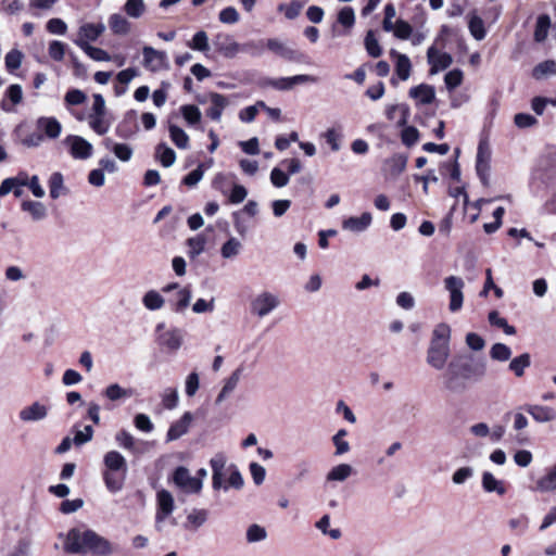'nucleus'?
<instances>
[{
    "mask_svg": "<svg viewBox=\"0 0 556 556\" xmlns=\"http://www.w3.org/2000/svg\"><path fill=\"white\" fill-rule=\"evenodd\" d=\"M115 441L124 450L131 451L135 446V438L127 430H121L115 434Z\"/></svg>",
    "mask_w": 556,
    "mask_h": 556,
    "instance_id": "nucleus-62",
    "label": "nucleus"
},
{
    "mask_svg": "<svg viewBox=\"0 0 556 556\" xmlns=\"http://www.w3.org/2000/svg\"><path fill=\"white\" fill-rule=\"evenodd\" d=\"M163 292L150 289L146 291L141 298L142 306L149 312L161 311L166 304V300Z\"/></svg>",
    "mask_w": 556,
    "mask_h": 556,
    "instance_id": "nucleus-25",
    "label": "nucleus"
},
{
    "mask_svg": "<svg viewBox=\"0 0 556 556\" xmlns=\"http://www.w3.org/2000/svg\"><path fill=\"white\" fill-rule=\"evenodd\" d=\"M303 9V4L300 1H291L289 3H281L278 7V11L285 15L288 20H294L298 17Z\"/></svg>",
    "mask_w": 556,
    "mask_h": 556,
    "instance_id": "nucleus-51",
    "label": "nucleus"
},
{
    "mask_svg": "<svg viewBox=\"0 0 556 556\" xmlns=\"http://www.w3.org/2000/svg\"><path fill=\"white\" fill-rule=\"evenodd\" d=\"M331 519L329 515H324L316 523L315 527L325 535L330 536L332 540H339L342 536L340 529H331Z\"/></svg>",
    "mask_w": 556,
    "mask_h": 556,
    "instance_id": "nucleus-45",
    "label": "nucleus"
},
{
    "mask_svg": "<svg viewBox=\"0 0 556 556\" xmlns=\"http://www.w3.org/2000/svg\"><path fill=\"white\" fill-rule=\"evenodd\" d=\"M88 124L89 127L99 136L105 135L111 128V119L108 116V113L100 114H89L88 115Z\"/></svg>",
    "mask_w": 556,
    "mask_h": 556,
    "instance_id": "nucleus-30",
    "label": "nucleus"
},
{
    "mask_svg": "<svg viewBox=\"0 0 556 556\" xmlns=\"http://www.w3.org/2000/svg\"><path fill=\"white\" fill-rule=\"evenodd\" d=\"M280 298L268 290L258 292L250 302V312L256 318H265L280 306Z\"/></svg>",
    "mask_w": 556,
    "mask_h": 556,
    "instance_id": "nucleus-7",
    "label": "nucleus"
},
{
    "mask_svg": "<svg viewBox=\"0 0 556 556\" xmlns=\"http://www.w3.org/2000/svg\"><path fill=\"white\" fill-rule=\"evenodd\" d=\"M395 17V7L392 3H388L384 7V18L382 22L383 30L386 33H393V35H410L412 26L401 18H396L395 22H393Z\"/></svg>",
    "mask_w": 556,
    "mask_h": 556,
    "instance_id": "nucleus-15",
    "label": "nucleus"
},
{
    "mask_svg": "<svg viewBox=\"0 0 556 556\" xmlns=\"http://www.w3.org/2000/svg\"><path fill=\"white\" fill-rule=\"evenodd\" d=\"M207 520V511L205 509H192L187 515L185 527L190 530H197Z\"/></svg>",
    "mask_w": 556,
    "mask_h": 556,
    "instance_id": "nucleus-40",
    "label": "nucleus"
},
{
    "mask_svg": "<svg viewBox=\"0 0 556 556\" xmlns=\"http://www.w3.org/2000/svg\"><path fill=\"white\" fill-rule=\"evenodd\" d=\"M155 157L164 167H170L176 162V153L165 143H160L155 148Z\"/></svg>",
    "mask_w": 556,
    "mask_h": 556,
    "instance_id": "nucleus-38",
    "label": "nucleus"
},
{
    "mask_svg": "<svg viewBox=\"0 0 556 556\" xmlns=\"http://www.w3.org/2000/svg\"><path fill=\"white\" fill-rule=\"evenodd\" d=\"M180 111L186 122L190 125L197 124L201 119V112L195 105H184Z\"/></svg>",
    "mask_w": 556,
    "mask_h": 556,
    "instance_id": "nucleus-63",
    "label": "nucleus"
},
{
    "mask_svg": "<svg viewBox=\"0 0 556 556\" xmlns=\"http://www.w3.org/2000/svg\"><path fill=\"white\" fill-rule=\"evenodd\" d=\"M356 475L354 467L346 463H340L331 467L326 473L325 480L327 483H340Z\"/></svg>",
    "mask_w": 556,
    "mask_h": 556,
    "instance_id": "nucleus-19",
    "label": "nucleus"
},
{
    "mask_svg": "<svg viewBox=\"0 0 556 556\" xmlns=\"http://www.w3.org/2000/svg\"><path fill=\"white\" fill-rule=\"evenodd\" d=\"M206 238L203 235H198L187 240L188 255L190 258L198 257L204 252Z\"/></svg>",
    "mask_w": 556,
    "mask_h": 556,
    "instance_id": "nucleus-46",
    "label": "nucleus"
},
{
    "mask_svg": "<svg viewBox=\"0 0 556 556\" xmlns=\"http://www.w3.org/2000/svg\"><path fill=\"white\" fill-rule=\"evenodd\" d=\"M156 343L168 352L178 351L184 343V334L179 328H166L164 323L155 326Z\"/></svg>",
    "mask_w": 556,
    "mask_h": 556,
    "instance_id": "nucleus-9",
    "label": "nucleus"
},
{
    "mask_svg": "<svg viewBox=\"0 0 556 556\" xmlns=\"http://www.w3.org/2000/svg\"><path fill=\"white\" fill-rule=\"evenodd\" d=\"M427 60L430 65V75H435L448 68L453 63L450 53L443 50L438 43L431 46L427 51Z\"/></svg>",
    "mask_w": 556,
    "mask_h": 556,
    "instance_id": "nucleus-13",
    "label": "nucleus"
},
{
    "mask_svg": "<svg viewBox=\"0 0 556 556\" xmlns=\"http://www.w3.org/2000/svg\"><path fill=\"white\" fill-rule=\"evenodd\" d=\"M268 49L277 55L285 58H294L295 51L292 47L280 38H273L267 41Z\"/></svg>",
    "mask_w": 556,
    "mask_h": 556,
    "instance_id": "nucleus-35",
    "label": "nucleus"
},
{
    "mask_svg": "<svg viewBox=\"0 0 556 556\" xmlns=\"http://www.w3.org/2000/svg\"><path fill=\"white\" fill-rule=\"evenodd\" d=\"M511 354L510 348L504 343H494L490 349V357L496 362H506Z\"/></svg>",
    "mask_w": 556,
    "mask_h": 556,
    "instance_id": "nucleus-50",
    "label": "nucleus"
},
{
    "mask_svg": "<svg viewBox=\"0 0 556 556\" xmlns=\"http://www.w3.org/2000/svg\"><path fill=\"white\" fill-rule=\"evenodd\" d=\"M465 343L467 348L473 352H480L485 346V340L476 332L466 333Z\"/></svg>",
    "mask_w": 556,
    "mask_h": 556,
    "instance_id": "nucleus-57",
    "label": "nucleus"
},
{
    "mask_svg": "<svg viewBox=\"0 0 556 556\" xmlns=\"http://www.w3.org/2000/svg\"><path fill=\"white\" fill-rule=\"evenodd\" d=\"M530 355L528 353H523L513 358L508 365V368L515 374L516 377L520 378L525 375V371L530 366Z\"/></svg>",
    "mask_w": 556,
    "mask_h": 556,
    "instance_id": "nucleus-42",
    "label": "nucleus"
},
{
    "mask_svg": "<svg viewBox=\"0 0 556 556\" xmlns=\"http://www.w3.org/2000/svg\"><path fill=\"white\" fill-rule=\"evenodd\" d=\"M464 72L459 68L448 71L444 75V84L448 91H453L463 84Z\"/></svg>",
    "mask_w": 556,
    "mask_h": 556,
    "instance_id": "nucleus-49",
    "label": "nucleus"
},
{
    "mask_svg": "<svg viewBox=\"0 0 556 556\" xmlns=\"http://www.w3.org/2000/svg\"><path fill=\"white\" fill-rule=\"evenodd\" d=\"M391 55L395 60V72L399 78L403 81L407 80L410 76L412 63L405 54L391 51Z\"/></svg>",
    "mask_w": 556,
    "mask_h": 556,
    "instance_id": "nucleus-33",
    "label": "nucleus"
},
{
    "mask_svg": "<svg viewBox=\"0 0 556 556\" xmlns=\"http://www.w3.org/2000/svg\"><path fill=\"white\" fill-rule=\"evenodd\" d=\"M452 328L446 323H439L434 326L429 346L427 349L426 362L434 370H443L451 356Z\"/></svg>",
    "mask_w": 556,
    "mask_h": 556,
    "instance_id": "nucleus-4",
    "label": "nucleus"
},
{
    "mask_svg": "<svg viewBox=\"0 0 556 556\" xmlns=\"http://www.w3.org/2000/svg\"><path fill=\"white\" fill-rule=\"evenodd\" d=\"M68 154L77 161H85L92 156L93 146L87 139L78 135H68L64 139Z\"/></svg>",
    "mask_w": 556,
    "mask_h": 556,
    "instance_id": "nucleus-11",
    "label": "nucleus"
},
{
    "mask_svg": "<svg viewBox=\"0 0 556 556\" xmlns=\"http://www.w3.org/2000/svg\"><path fill=\"white\" fill-rule=\"evenodd\" d=\"M525 410L540 424L553 421L556 418V412L553 407L544 405L528 404Z\"/></svg>",
    "mask_w": 556,
    "mask_h": 556,
    "instance_id": "nucleus-26",
    "label": "nucleus"
},
{
    "mask_svg": "<svg viewBox=\"0 0 556 556\" xmlns=\"http://www.w3.org/2000/svg\"><path fill=\"white\" fill-rule=\"evenodd\" d=\"M226 463L227 458L224 454L218 453L215 454L211 460V468H212V485L214 490H220L228 491V486L226 485V477L229 472V468L226 469Z\"/></svg>",
    "mask_w": 556,
    "mask_h": 556,
    "instance_id": "nucleus-16",
    "label": "nucleus"
},
{
    "mask_svg": "<svg viewBox=\"0 0 556 556\" xmlns=\"http://www.w3.org/2000/svg\"><path fill=\"white\" fill-rule=\"evenodd\" d=\"M536 490L551 492L556 490V464L536 482Z\"/></svg>",
    "mask_w": 556,
    "mask_h": 556,
    "instance_id": "nucleus-41",
    "label": "nucleus"
},
{
    "mask_svg": "<svg viewBox=\"0 0 556 556\" xmlns=\"http://www.w3.org/2000/svg\"><path fill=\"white\" fill-rule=\"evenodd\" d=\"M60 539L66 554L112 556L116 552L113 542L88 528H72L65 534H60Z\"/></svg>",
    "mask_w": 556,
    "mask_h": 556,
    "instance_id": "nucleus-1",
    "label": "nucleus"
},
{
    "mask_svg": "<svg viewBox=\"0 0 556 556\" xmlns=\"http://www.w3.org/2000/svg\"><path fill=\"white\" fill-rule=\"evenodd\" d=\"M406 157L402 155H393L386 164L389 166V170L393 176L400 175L406 167Z\"/></svg>",
    "mask_w": 556,
    "mask_h": 556,
    "instance_id": "nucleus-59",
    "label": "nucleus"
},
{
    "mask_svg": "<svg viewBox=\"0 0 556 556\" xmlns=\"http://www.w3.org/2000/svg\"><path fill=\"white\" fill-rule=\"evenodd\" d=\"M267 538V532L264 527L260 525H251L247 530V541L249 543H256L264 541Z\"/></svg>",
    "mask_w": 556,
    "mask_h": 556,
    "instance_id": "nucleus-58",
    "label": "nucleus"
},
{
    "mask_svg": "<svg viewBox=\"0 0 556 556\" xmlns=\"http://www.w3.org/2000/svg\"><path fill=\"white\" fill-rule=\"evenodd\" d=\"M134 425L137 430L150 433L153 431L154 426L151 418L143 413H139L134 417Z\"/></svg>",
    "mask_w": 556,
    "mask_h": 556,
    "instance_id": "nucleus-61",
    "label": "nucleus"
},
{
    "mask_svg": "<svg viewBox=\"0 0 556 556\" xmlns=\"http://www.w3.org/2000/svg\"><path fill=\"white\" fill-rule=\"evenodd\" d=\"M128 473L127 460L119 452L112 450L103 456L102 478L109 492L115 494L123 490Z\"/></svg>",
    "mask_w": 556,
    "mask_h": 556,
    "instance_id": "nucleus-5",
    "label": "nucleus"
},
{
    "mask_svg": "<svg viewBox=\"0 0 556 556\" xmlns=\"http://www.w3.org/2000/svg\"><path fill=\"white\" fill-rule=\"evenodd\" d=\"M4 97L11 102V104H9L7 102L5 99H3L1 101V106L4 111L7 112H11L13 111V108L21 103L22 102V99H23V90H22V87L20 85H11L5 93H4Z\"/></svg>",
    "mask_w": 556,
    "mask_h": 556,
    "instance_id": "nucleus-32",
    "label": "nucleus"
},
{
    "mask_svg": "<svg viewBox=\"0 0 556 556\" xmlns=\"http://www.w3.org/2000/svg\"><path fill=\"white\" fill-rule=\"evenodd\" d=\"M109 23H110L111 29L116 35H122V34H125V33L129 31V23H128V21L124 16H122L119 14H113L110 17V22Z\"/></svg>",
    "mask_w": 556,
    "mask_h": 556,
    "instance_id": "nucleus-56",
    "label": "nucleus"
},
{
    "mask_svg": "<svg viewBox=\"0 0 556 556\" xmlns=\"http://www.w3.org/2000/svg\"><path fill=\"white\" fill-rule=\"evenodd\" d=\"M175 510V500L172 493L167 490H160L156 493V510H155V529L162 532L164 529L165 520Z\"/></svg>",
    "mask_w": 556,
    "mask_h": 556,
    "instance_id": "nucleus-10",
    "label": "nucleus"
},
{
    "mask_svg": "<svg viewBox=\"0 0 556 556\" xmlns=\"http://www.w3.org/2000/svg\"><path fill=\"white\" fill-rule=\"evenodd\" d=\"M162 405L166 409H174L177 407L179 402V395L176 389L174 388H167L163 391L161 395Z\"/></svg>",
    "mask_w": 556,
    "mask_h": 556,
    "instance_id": "nucleus-55",
    "label": "nucleus"
},
{
    "mask_svg": "<svg viewBox=\"0 0 556 556\" xmlns=\"http://www.w3.org/2000/svg\"><path fill=\"white\" fill-rule=\"evenodd\" d=\"M103 146L121 162L127 163L132 157L134 149L127 143L114 142L111 138H106L103 140Z\"/></svg>",
    "mask_w": 556,
    "mask_h": 556,
    "instance_id": "nucleus-27",
    "label": "nucleus"
},
{
    "mask_svg": "<svg viewBox=\"0 0 556 556\" xmlns=\"http://www.w3.org/2000/svg\"><path fill=\"white\" fill-rule=\"evenodd\" d=\"M22 210L27 212L36 222L42 220L47 216V208L41 202L37 201H23Z\"/></svg>",
    "mask_w": 556,
    "mask_h": 556,
    "instance_id": "nucleus-37",
    "label": "nucleus"
},
{
    "mask_svg": "<svg viewBox=\"0 0 556 556\" xmlns=\"http://www.w3.org/2000/svg\"><path fill=\"white\" fill-rule=\"evenodd\" d=\"M490 151L482 143L479 144L477 153L476 168L480 176H483L489 170Z\"/></svg>",
    "mask_w": 556,
    "mask_h": 556,
    "instance_id": "nucleus-47",
    "label": "nucleus"
},
{
    "mask_svg": "<svg viewBox=\"0 0 556 556\" xmlns=\"http://www.w3.org/2000/svg\"><path fill=\"white\" fill-rule=\"evenodd\" d=\"M555 39V47H556V37ZM556 75V62L553 60H546L541 63H539L532 70V77L536 80H543L551 76Z\"/></svg>",
    "mask_w": 556,
    "mask_h": 556,
    "instance_id": "nucleus-31",
    "label": "nucleus"
},
{
    "mask_svg": "<svg viewBox=\"0 0 556 556\" xmlns=\"http://www.w3.org/2000/svg\"><path fill=\"white\" fill-rule=\"evenodd\" d=\"M481 485L486 493H496L503 496L507 492L506 484L503 480L497 479L492 472L483 471L481 475Z\"/></svg>",
    "mask_w": 556,
    "mask_h": 556,
    "instance_id": "nucleus-24",
    "label": "nucleus"
},
{
    "mask_svg": "<svg viewBox=\"0 0 556 556\" xmlns=\"http://www.w3.org/2000/svg\"><path fill=\"white\" fill-rule=\"evenodd\" d=\"M50 197L58 199L64 189V179L61 173H53L49 180Z\"/></svg>",
    "mask_w": 556,
    "mask_h": 556,
    "instance_id": "nucleus-54",
    "label": "nucleus"
},
{
    "mask_svg": "<svg viewBox=\"0 0 556 556\" xmlns=\"http://www.w3.org/2000/svg\"><path fill=\"white\" fill-rule=\"evenodd\" d=\"M485 376V364H473L472 357L466 354L455 355L445 366L441 381L450 392H463L468 382L478 381Z\"/></svg>",
    "mask_w": 556,
    "mask_h": 556,
    "instance_id": "nucleus-2",
    "label": "nucleus"
},
{
    "mask_svg": "<svg viewBox=\"0 0 556 556\" xmlns=\"http://www.w3.org/2000/svg\"><path fill=\"white\" fill-rule=\"evenodd\" d=\"M348 435V431L345 429H340L333 437L332 442L336 447L334 454L337 456H341L350 452V443L345 440Z\"/></svg>",
    "mask_w": 556,
    "mask_h": 556,
    "instance_id": "nucleus-48",
    "label": "nucleus"
},
{
    "mask_svg": "<svg viewBox=\"0 0 556 556\" xmlns=\"http://www.w3.org/2000/svg\"><path fill=\"white\" fill-rule=\"evenodd\" d=\"M242 250V243L236 237H230L220 248V255L225 260L237 257Z\"/></svg>",
    "mask_w": 556,
    "mask_h": 556,
    "instance_id": "nucleus-36",
    "label": "nucleus"
},
{
    "mask_svg": "<svg viewBox=\"0 0 556 556\" xmlns=\"http://www.w3.org/2000/svg\"><path fill=\"white\" fill-rule=\"evenodd\" d=\"M143 64L152 72H160L168 67V60L164 52L151 47L143 48Z\"/></svg>",
    "mask_w": 556,
    "mask_h": 556,
    "instance_id": "nucleus-18",
    "label": "nucleus"
},
{
    "mask_svg": "<svg viewBox=\"0 0 556 556\" xmlns=\"http://www.w3.org/2000/svg\"><path fill=\"white\" fill-rule=\"evenodd\" d=\"M372 223V215L364 212L359 216H351L342 222V228L346 231L359 233L369 228Z\"/></svg>",
    "mask_w": 556,
    "mask_h": 556,
    "instance_id": "nucleus-20",
    "label": "nucleus"
},
{
    "mask_svg": "<svg viewBox=\"0 0 556 556\" xmlns=\"http://www.w3.org/2000/svg\"><path fill=\"white\" fill-rule=\"evenodd\" d=\"M169 137L178 149L186 150L189 148V136L187 132L176 125H169Z\"/></svg>",
    "mask_w": 556,
    "mask_h": 556,
    "instance_id": "nucleus-44",
    "label": "nucleus"
},
{
    "mask_svg": "<svg viewBox=\"0 0 556 556\" xmlns=\"http://www.w3.org/2000/svg\"><path fill=\"white\" fill-rule=\"evenodd\" d=\"M337 22L345 29H350L355 23L354 10L351 7H343L338 12Z\"/></svg>",
    "mask_w": 556,
    "mask_h": 556,
    "instance_id": "nucleus-53",
    "label": "nucleus"
},
{
    "mask_svg": "<svg viewBox=\"0 0 556 556\" xmlns=\"http://www.w3.org/2000/svg\"><path fill=\"white\" fill-rule=\"evenodd\" d=\"M201 103H208L205 113L214 122H219L224 110L230 104L229 99L217 92H210L204 99L200 100Z\"/></svg>",
    "mask_w": 556,
    "mask_h": 556,
    "instance_id": "nucleus-17",
    "label": "nucleus"
},
{
    "mask_svg": "<svg viewBox=\"0 0 556 556\" xmlns=\"http://www.w3.org/2000/svg\"><path fill=\"white\" fill-rule=\"evenodd\" d=\"M193 421V415L186 412L178 420L173 422L166 433L167 441H175L186 434Z\"/></svg>",
    "mask_w": 556,
    "mask_h": 556,
    "instance_id": "nucleus-22",
    "label": "nucleus"
},
{
    "mask_svg": "<svg viewBox=\"0 0 556 556\" xmlns=\"http://www.w3.org/2000/svg\"><path fill=\"white\" fill-rule=\"evenodd\" d=\"M189 46L210 59L232 58L242 51L252 52L250 45L238 43L233 37H192Z\"/></svg>",
    "mask_w": 556,
    "mask_h": 556,
    "instance_id": "nucleus-3",
    "label": "nucleus"
},
{
    "mask_svg": "<svg viewBox=\"0 0 556 556\" xmlns=\"http://www.w3.org/2000/svg\"><path fill=\"white\" fill-rule=\"evenodd\" d=\"M37 127L50 139L59 138L62 131V125L55 117H39L37 119Z\"/></svg>",
    "mask_w": 556,
    "mask_h": 556,
    "instance_id": "nucleus-29",
    "label": "nucleus"
},
{
    "mask_svg": "<svg viewBox=\"0 0 556 556\" xmlns=\"http://www.w3.org/2000/svg\"><path fill=\"white\" fill-rule=\"evenodd\" d=\"M261 108H265L264 101H257L255 104L242 109L239 112V119L243 123H252Z\"/></svg>",
    "mask_w": 556,
    "mask_h": 556,
    "instance_id": "nucleus-52",
    "label": "nucleus"
},
{
    "mask_svg": "<svg viewBox=\"0 0 556 556\" xmlns=\"http://www.w3.org/2000/svg\"><path fill=\"white\" fill-rule=\"evenodd\" d=\"M321 137L330 146L331 150L337 152L341 149L342 130L340 127H329L323 134Z\"/></svg>",
    "mask_w": 556,
    "mask_h": 556,
    "instance_id": "nucleus-43",
    "label": "nucleus"
},
{
    "mask_svg": "<svg viewBox=\"0 0 556 556\" xmlns=\"http://www.w3.org/2000/svg\"><path fill=\"white\" fill-rule=\"evenodd\" d=\"M76 43L85 51V53L94 61H111V55L101 48L91 46L86 39L79 38Z\"/></svg>",
    "mask_w": 556,
    "mask_h": 556,
    "instance_id": "nucleus-34",
    "label": "nucleus"
},
{
    "mask_svg": "<svg viewBox=\"0 0 556 556\" xmlns=\"http://www.w3.org/2000/svg\"><path fill=\"white\" fill-rule=\"evenodd\" d=\"M215 309V299L210 300L200 298L192 305V312L194 314L212 313Z\"/></svg>",
    "mask_w": 556,
    "mask_h": 556,
    "instance_id": "nucleus-60",
    "label": "nucleus"
},
{
    "mask_svg": "<svg viewBox=\"0 0 556 556\" xmlns=\"http://www.w3.org/2000/svg\"><path fill=\"white\" fill-rule=\"evenodd\" d=\"M135 390L132 388H124L119 383H110L103 390V396L111 402L124 401L132 397Z\"/></svg>",
    "mask_w": 556,
    "mask_h": 556,
    "instance_id": "nucleus-28",
    "label": "nucleus"
},
{
    "mask_svg": "<svg viewBox=\"0 0 556 556\" xmlns=\"http://www.w3.org/2000/svg\"><path fill=\"white\" fill-rule=\"evenodd\" d=\"M162 292L169 294L167 300L170 309L176 314H182L189 307L192 300L190 286H181L178 282H170L162 288Z\"/></svg>",
    "mask_w": 556,
    "mask_h": 556,
    "instance_id": "nucleus-6",
    "label": "nucleus"
},
{
    "mask_svg": "<svg viewBox=\"0 0 556 556\" xmlns=\"http://www.w3.org/2000/svg\"><path fill=\"white\" fill-rule=\"evenodd\" d=\"M270 182L276 188H283L289 184L290 177L279 167H274L270 172Z\"/></svg>",
    "mask_w": 556,
    "mask_h": 556,
    "instance_id": "nucleus-64",
    "label": "nucleus"
},
{
    "mask_svg": "<svg viewBox=\"0 0 556 556\" xmlns=\"http://www.w3.org/2000/svg\"><path fill=\"white\" fill-rule=\"evenodd\" d=\"M316 78L311 75H295L292 77H279V78H262L260 86L262 88H273L280 91L291 90L296 85L306 83H316Z\"/></svg>",
    "mask_w": 556,
    "mask_h": 556,
    "instance_id": "nucleus-12",
    "label": "nucleus"
},
{
    "mask_svg": "<svg viewBox=\"0 0 556 556\" xmlns=\"http://www.w3.org/2000/svg\"><path fill=\"white\" fill-rule=\"evenodd\" d=\"M409 97L417 105H427L433 102L435 90L431 85L420 84L409 89Z\"/></svg>",
    "mask_w": 556,
    "mask_h": 556,
    "instance_id": "nucleus-23",
    "label": "nucleus"
},
{
    "mask_svg": "<svg viewBox=\"0 0 556 556\" xmlns=\"http://www.w3.org/2000/svg\"><path fill=\"white\" fill-rule=\"evenodd\" d=\"M241 377V370L236 369L225 381L216 402L222 403L238 386Z\"/></svg>",
    "mask_w": 556,
    "mask_h": 556,
    "instance_id": "nucleus-39",
    "label": "nucleus"
},
{
    "mask_svg": "<svg viewBox=\"0 0 556 556\" xmlns=\"http://www.w3.org/2000/svg\"><path fill=\"white\" fill-rule=\"evenodd\" d=\"M444 289L448 293V311L452 314L458 313L464 305L465 294V281L462 277L450 275L443 280Z\"/></svg>",
    "mask_w": 556,
    "mask_h": 556,
    "instance_id": "nucleus-8",
    "label": "nucleus"
},
{
    "mask_svg": "<svg viewBox=\"0 0 556 556\" xmlns=\"http://www.w3.org/2000/svg\"><path fill=\"white\" fill-rule=\"evenodd\" d=\"M48 416V407L39 402H34L30 405L22 408L18 417L24 422H35L43 420Z\"/></svg>",
    "mask_w": 556,
    "mask_h": 556,
    "instance_id": "nucleus-21",
    "label": "nucleus"
},
{
    "mask_svg": "<svg viewBox=\"0 0 556 556\" xmlns=\"http://www.w3.org/2000/svg\"><path fill=\"white\" fill-rule=\"evenodd\" d=\"M173 482L184 493L198 494L202 490L201 479L191 476L186 467H178L173 473Z\"/></svg>",
    "mask_w": 556,
    "mask_h": 556,
    "instance_id": "nucleus-14",
    "label": "nucleus"
}]
</instances>
